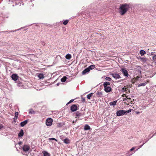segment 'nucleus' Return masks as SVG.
<instances>
[{"label": "nucleus", "mask_w": 156, "mask_h": 156, "mask_svg": "<svg viewBox=\"0 0 156 156\" xmlns=\"http://www.w3.org/2000/svg\"><path fill=\"white\" fill-rule=\"evenodd\" d=\"M129 8V4H124L121 5L119 9V12L122 15H123L127 11Z\"/></svg>", "instance_id": "f257e3e1"}, {"label": "nucleus", "mask_w": 156, "mask_h": 156, "mask_svg": "<svg viewBox=\"0 0 156 156\" xmlns=\"http://www.w3.org/2000/svg\"><path fill=\"white\" fill-rule=\"evenodd\" d=\"M110 84V83L108 82H105L104 83V90L106 93L109 92L112 90L111 88L109 86Z\"/></svg>", "instance_id": "f03ea898"}, {"label": "nucleus", "mask_w": 156, "mask_h": 156, "mask_svg": "<svg viewBox=\"0 0 156 156\" xmlns=\"http://www.w3.org/2000/svg\"><path fill=\"white\" fill-rule=\"evenodd\" d=\"M131 109H129L127 111H125L123 110H120L117 111L116 112V115L117 116H120L123 115L125 114H126L127 113L131 112Z\"/></svg>", "instance_id": "7ed1b4c3"}, {"label": "nucleus", "mask_w": 156, "mask_h": 156, "mask_svg": "<svg viewBox=\"0 0 156 156\" xmlns=\"http://www.w3.org/2000/svg\"><path fill=\"white\" fill-rule=\"evenodd\" d=\"M53 122V119L51 118H49L46 120V124L47 126H51Z\"/></svg>", "instance_id": "20e7f679"}, {"label": "nucleus", "mask_w": 156, "mask_h": 156, "mask_svg": "<svg viewBox=\"0 0 156 156\" xmlns=\"http://www.w3.org/2000/svg\"><path fill=\"white\" fill-rule=\"evenodd\" d=\"M120 71L122 72L123 76L126 77H128L129 76L128 71L125 68H122Z\"/></svg>", "instance_id": "39448f33"}, {"label": "nucleus", "mask_w": 156, "mask_h": 156, "mask_svg": "<svg viewBox=\"0 0 156 156\" xmlns=\"http://www.w3.org/2000/svg\"><path fill=\"white\" fill-rule=\"evenodd\" d=\"M30 149V147L29 146L27 145H24L23 147V149L25 152L28 151Z\"/></svg>", "instance_id": "423d86ee"}, {"label": "nucleus", "mask_w": 156, "mask_h": 156, "mask_svg": "<svg viewBox=\"0 0 156 156\" xmlns=\"http://www.w3.org/2000/svg\"><path fill=\"white\" fill-rule=\"evenodd\" d=\"M112 75L113 77H114L115 79L117 80L121 78L119 74H117L116 73H114L112 74Z\"/></svg>", "instance_id": "0eeeda50"}, {"label": "nucleus", "mask_w": 156, "mask_h": 156, "mask_svg": "<svg viewBox=\"0 0 156 156\" xmlns=\"http://www.w3.org/2000/svg\"><path fill=\"white\" fill-rule=\"evenodd\" d=\"M77 109V107L76 105H72L71 107V110L72 112H75Z\"/></svg>", "instance_id": "6e6552de"}, {"label": "nucleus", "mask_w": 156, "mask_h": 156, "mask_svg": "<svg viewBox=\"0 0 156 156\" xmlns=\"http://www.w3.org/2000/svg\"><path fill=\"white\" fill-rule=\"evenodd\" d=\"M11 78L13 80L16 81L18 80V76L17 74H14L12 75Z\"/></svg>", "instance_id": "1a4fd4ad"}, {"label": "nucleus", "mask_w": 156, "mask_h": 156, "mask_svg": "<svg viewBox=\"0 0 156 156\" xmlns=\"http://www.w3.org/2000/svg\"><path fill=\"white\" fill-rule=\"evenodd\" d=\"M24 134L23 131L21 129L18 134V136L21 138Z\"/></svg>", "instance_id": "9d476101"}, {"label": "nucleus", "mask_w": 156, "mask_h": 156, "mask_svg": "<svg viewBox=\"0 0 156 156\" xmlns=\"http://www.w3.org/2000/svg\"><path fill=\"white\" fill-rule=\"evenodd\" d=\"M90 71V70L88 68H86L83 72H82V74L83 75H85L86 73H88Z\"/></svg>", "instance_id": "9b49d317"}, {"label": "nucleus", "mask_w": 156, "mask_h": 156, "mask_svg": "<svg viewBox=\"0 0 156 156\" xmlns=\"http://www.w3.org/2000/svg\"><path fill=\"white\" fill-rule=\"evenodd\" d=\"M28 120H26L24 121L23 122H21L20 123V125L22 127H23L26 124H27L28 122Z\"/></svg>", "instance_id": "f8f14e48"}, {"label": "nucleus", "mask_w": 156, "mask_h": 156, "mask_svg": "<svg viewBox=\"0 0 156 156\" xmlns=\"http://www.w3.org/2000/svg\"><path fill=\"white\" fill-rule=\"evenodd\" d=\"M63 142L65 143L68 144L70 143V140L69 139L66 138L64 139V140H63Z\"/></svg>", "instance_id": "ddd939ff"}, {"label": "nucleus", "mask_w": 156, "mask_h": 156, "mask_svg": "<svg viewBox=\"0 0 156 156\" xmlns=\"http://www.w3.org/2000/svg\"><path fill=\"white\" fill-rule=\"evenodd\" d=\"M38 76L40 79H43L44 78V75L42 73L38 74Z\"/></svg>", "instance_id": "4468645a"}, {"label": "nucleus", "mask_w": 156, "mask_h": 156, "mask_svg": "<svg viewBox=\"0 0 156 156\" xmlns=\"http://www.w3.org/2000/svg\"><path fill=\"white\" fill-rule=\"evenodd\" d=\"M42 153L44 156H50V154L46 151H43Z\"/></svg>", "instance_id": "2eb2a0df"}, {"label": "nucleus", "mask_w": 156, "mask_h": 156, "mask_svg": "<svg viewBox=\"0 0 156 156\" xmlns=\"http://www.w3.org/2000/svg\"><path fill=\"white\" fill-rule=\"evenodd\" d=\"M98 97H102V93L101 92H98L96 93Z\"/></svg>", "instance_id": "dca6fc26"}, {"label": "nucleus", "mask_w": 156, "mask_h": 156, "mask_svg": "<svg viewBox=\"0 0 156 156\" xmlns=\"http://www.w3.org/2000/svg\"><path fill=\"white\" fill-rule=\"evenodd\" d=\"M140 55L142 56H143L146 53L145 51L144 50H141L140 51Z\"/></svg>", "instance_id": "f3484780"}, {"label": "nucleus", "mask_w": 156, "mask_h": 156, "mask_svg": "<svg viewBox=\"0 0 156 156\" xmlns=\"http://www.w3.org/2000/svg\"><path fill=\"white\" fill-rule=\"evenodd\" d=\"M71 58V55L69 54H67L66 55V59L69 60Z\"/></svg>", "instance_id": "a211bd4d"}, {"label": "nucleus", "mask_w": 156, "mask_h": 156, "mask_svg": "<svg viewBox=\"0 0 156 156\" xmlns=\"http://www.w3.org/2000/svg\"><path fill=\"white\" fill-rule=\"evenodd\" d=\"M117 101H114L111 102L109 104L110 105L115 106L116 105V104L117 103Z\"/></svg>", "instance_id": "6ab92c4d"}, {"label": "nucleus", "mask_w": 156, "mask_h": 156, "mask_svg": "<svg viewBox=\"0 0 156 156\" xmlns=\"http://www.w3.org/2000/svg\"><path fill=\"white\" fill-rule=\"evenodd\" d=\"M67 79V78L66 76H63L61 79V81L62 82H65Z\"/></svg>", "instance_id": "aec40b11"}, {"label": "nucleus", "mask_w": 156, "mask_h": 156, "mask_svg": "<svg viewBox=\"0 0 156 156\" xmlns=\"http://www.w3.org/2000/svg\"><path fill=\"white\" fill-rule=\"evenodd\" d=\"M141 61L143 62H145L147 61V59L146 58H141L140 57V58Z\"/></svg>", "instance_id": "412c9836"}, {"label": "nucleus", "mask_w": 156, "mask_h": 156, "mask_svg": "<svg viewBox=\"0 0 156 156\" xmlns=\"http://www.w3.org/2000/svg\"><path fill=\"white\" fill-rule=\"evenodd\" d=\"M95 65H91L89 66L88 68L90 70H92L94 69L95 68Z\"/></svg>", "instance_id": "4be33fe9"}, {"label": "nucleus", "mask_w": 156, "mask_h": 156, "mask_svg": "<svg viewBox=\"0 0 156 156\" xmlns=\"http://www.w3.org/2000/svg\"><path fill=\"white\" fill-rule=\"evenodd\" d=\"M93 93H91L88 94L87 96V97L88 99H90V98L93 95Z\"/></svg>", "instance_id": "5701e85b"}, {"label": "nucleus", "mask_w": 156, "mask_h": 156, "mask_svg": "<svg viewBox=\"0 0 156 156\" xmlns=\"http://www.w3.org/2000/svg\"><path fill=\"white\" fill-rule=\"evenodd\" d=\"M35 112L34 110L32 109H30L29 110V114H35Z\"/></svg>", "instance_id": "b1692460"}, {"label": "nucleus", "mask_w": 156, "mask_h": 156, "mask_svg": "<svg viewBox=\"0 0 156 156\" xmlns=\"http://www.w3.org/2000/svg\"><path fill=\"white\" fill-rule=\"evenodd\" d=\"M82 114L80 112H78L76 113V116L79 117Z\"/></svg>", "instance_id": "393cba45"}, {"label": "nucleus", "mask_w": 156, "mask_h": 156, "mask_svg": "<svg viewBox=\"0 0 156 156\" xmlns=\"http://www.w3.org/2000/svg\"><path fill=\"white\" fill-rule=\"evenodd\" d=\"M146 83H141L138 85V87H140V86H144L146 85Z\"/></svg>", "instance_id": "a878e982"}, {"label": "nucleus", "mask_w": 156, "mask_h": 156, "mask_svg": "<svg viewBox=\"0 0 156 156\" xmlns=\"http://www.w3.org/2000/svg\"><path fill=\"white\" fill-rule=\"evenodd\" d=\"M153 61L156 63V55H154L152 58Z\"/></svg>", "instance_id": "bb28decb"}, {"label": "nucleus", "mask_w": 156, "mask_h": 156, "mask_svg": "<svg viewBox=\"0 0 156 156\" xmlns=\"http://www.w3.org/2000/svg\"><path fill=\"white\" fill-rule=\"evenodd\" d=\"M68 22H69V20H66L63 22V23L64 25H66L68 23Z\"/></svg>", "instance_id": "cd10ccee"}, {"label": "nucleus", "mask_w": 156, "mask_h": 156, "mask_svg": "<svg viewBox=\"0 0 156 156\" xmlns=\"http://www.w3.org/2000/svg\"><path fill=\"white\" fill-rule=\"evenodd\" d=\"M60 138L63 141V140H64V139H65V137L64 136H60Z\"/></svg>", "instance_id": "c85d7f7f"}, {"label": "nucleus", "mask_w": 156, "mask_h": 156, "mask_svg": "<svg viewBox=\"0 0 156 156\" xmlns=\"http://www.w3.org/2000/svg\"><path fill=\"white\" fill-rule=\"evenodd\" d=\"M18 116V113L17 112H16L15 113V118L17 119Z\"/></svg>", "instance_id": "c756f323"}, {"label": "nucleus", "mask_w": 156, "mask_h": 156, "mask_svg": "<svg viewBox=\"0 0 156 156\" xmlns=\"http://www.w3.org/2000/svg\"><path fill=\"white\" fill-rule=\"evenodd\" d=\"M48 140H54L56 141H57V140L56 139L54 138H49L48 139Z\"/></svg>", "instance_id": "7c9ffc66"}, {"label": "nucleus", "mask_w": 156, "mask_h": 156, "mask_svg": "<svg viewBox=\"0 0 156 156\" xmlns=\"http://www.w3.org/2000/svg\"><path fill=\"white\" fill-rule=\"evenodd\" d=\"M105 79L107 80L110 81L111 80V79L110 77H106L105 78Z\"/></svg>", "instance_id": "2f4dec72"}, {"label": "nucleus", "mask_w": 156, "mask_h": 156, "mask_svg": "<svg viewBox=\"0 0 156 156\" xmlns=\"http://www.w3.org/2000/svg\"><path fill=\"white\" fill-rule=\"evenodd\" d=\"M74 101V100L73 99H72L71 100H70L69 102H68V103H67L66 104V105H67L69 104V103L73 102Z\"/></svg>", "instance_id": "473e14b6"}, {"label": "nucleus", "mask_w": 156, "mask_h": 156, "mask_svg": "<svg viewBox=\"0 0 156 156\" xmlns=\"http://www.w3.org/2000/svg\"><path fill=\"white\" fill-rule=\"evenodd\" d=\"M90 129V127H84V129L85 130H88Z\"/></svg>", "instance_id": "72a5a7b5"}, {"label": "nucleus", "mask_w": 156, "mask_h": 156, "mask_svg": "<svg viewBox=\"0 0 156 156\" xmlns=\"http://www.w3.org/2000/svg\"><path fill=\"white\" fill-rule=\"evenodd\" d=\"M135 147H133L130 149L129 151H132L133 150H134L135 149Z\"/></svg>", "instance_id": "f704fd0d"}, {"label": "nucleus", "mask_w": 156, "mask_h": 156, "mask_svg": "<svg viewBox=\"0 0 156 156\" xmlns=\"http://www.w3.org/2000/svg\"><path fill=\"white\" fill-rule=\"evenodd\" d=\"M126 88H124V87H123V88H122V90L123 91H126Z\"/></svg>", "instance_id": "c9c22d12"}, {"label": "nucleus", "mask_w": 156, "mask_h": 156, "mask_svg": "<svg viewBox=\"0 0 156 156\" xmlns=\"http://www.w3.org/2000/svg\"><path fill=\"white\" fill-rule=\"evenodd\" d=\"M81 99H82V101H85V99L84 98H83L82 97L81 98Z\"/></svg>", "instance_id": "e433bc0d"}, {"label": "nucleus", "mask_w": 156, "mask_h": 156, "mask_svg": "<svg viewBox=\"0 0 156 156\" xmlns=\"http://www.w3.org/2000/svg\"><path fill=\"white\" fill-rule=\"evenodd\" d=\"M144 144H143V145H140V146L139 147V148L137 149H139V148H140L141 147H142V146H143V145H144Z\"/></svg>", "instance_id": "4c0bfd02"}, {"label": "nucleus", "mask_w": 156, "mask_h": 156, "mask_svg": "<svg viewBox=\"0 0 156 156\" xmlns=\"http://www.w3.org/2000/svg\"><path fill=\"white\" fill-rule=\"evenodd\" d=\"M84 127H90L88 125L86 124L85 125Z\"/></svg>", "instance_id": "58836bf2"}, {"label": "nucleus", "mask_w": 156, "mask_h": 156, "mask_svg": "<svg viewBox=\"0 0 156 156\" xmlns=\"http://www.w3.org/2000/svg\"><path fill=\"white\" fill-rule=\"evenodd\" d=\"M0 127H3V126L2 124L0 123Z\"/></svg>", "instance_id": "ea45409f"}, {"label": "nucleus", "mask_w": 156, "mask_h": 156, "mask_svg": "<svg viewBox=\"0 0 156 156\" xmlns=\"http://www.w3.org/2000/svg\"><path fill=\"white\" fill-rule=\"evenodd\" d=\"M22 143V142H20L19 143V145H20V144H21Z\"/></svg>", "instance_id": "a19ab883"}, {"label": "nucleus", "mask_w": 156, "mask_h": 156, "mask_svg": "<svg viewBox=\"0 0 156 156\" xmlns=\"http://www.w3.org/2000/svg\"><path fill=\"white\" fill-rule=\"evenodd\" d=\"M153 55V52H151V55Z\"/></svg>", "instance_id": "79ce46f5"}, {"label": "nucleus", "mask_w": 156, "mask_h": 156, "mask_svg": "<svg viewBox=\"0 0 156 156\" xmlns=\"http://www.w3.org/2000/svg\"><path fill=\"white\" fill-rule=\"evenodd\" d=\"M2 127H0V130L1 129Z\"/></svg>", "instance_id": "37998d69"}, {"label": "nucleus", "mask_w": 156, "mask_h": 156, "mask_svg": "<svg viewBox=\"0 0 156 156\" xmlns=\"http://www.w3.org/2000/svg\"><path fill=\"white\" fill-rule=\"evenodd\" d=\"M44 43H43V45L44 44V42H43Z\"/></svg>", "instance_id": "c03bdc74"}, {"label": "nucleus", "mask_w": 156, "mask_h": 156, "mask_svg": "<svg viewBox=\"0 0 156 156\" xmlns=\"http://www.w3.org/2000/svg\"><path fill=\"white\" fill-rule=\"evenodd\" d=\"M44 43H43V45L44 44V42H43Z\"/></svg>", "instance_id": "a18cd8bd"}, {"label": "nucleus", "mask_w": 156, "mask_h": 156, "mask_svg": "<svg viewBox=\"0 0 156 156\" xmlns=\"http://www.w3.org/2000/svg\"><path fill=\"white\" fill-rule=\"evenodd\" d=\"M44 43H43V45L44 44V42H43Z\"/></svg>", "instance_id": "49530a36"}, {"label": "nucleus", "mask_w": 156, "mask_h": 156, "mask_svg": "<svg viewBox=\"0 0 156 156\" xmlns=\"http://www.w3.org/2000/svg\"><path fill=\"white\" fill-rule=\"evenodd\" d=\"M57 85L58 86V83H57Z\"/></svg>", "instance_id": "de8ad7c7"}, {"label": "nucleus", "mask_w": 156, "mask_h": 156, "mask_svg": "<svg viewBox=\"0 0 156 156\" xmlns=\"http://www.w3.org/2000/svg\"><path fill=\"white\" fill-rule=\"evenodd\" d=\"M131 154L130 155H131L132 154Z\"/></svg>", "instance_id": "09e8293b"}]
</instances>
